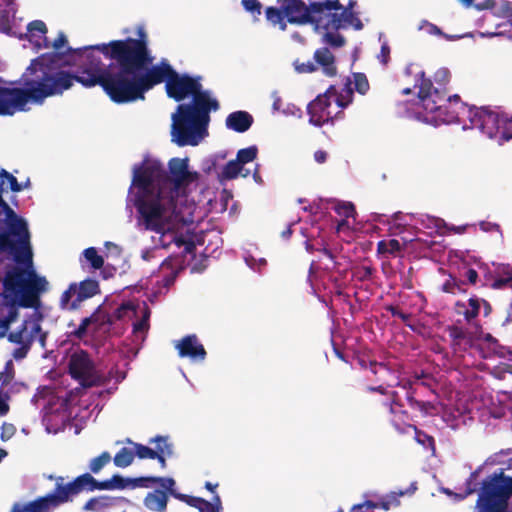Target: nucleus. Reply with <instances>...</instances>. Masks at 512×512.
<instances>
[{
    "mask_svg": "<svg viewBox=\"0 0 512 512\" xmlns=\"http://www.w3.org/2000/svg\"><path fill=\"white\" fill-rule=\"evenodd\" d=\"M284 10V15L290 24H314L319 28L323 23L322 14L329 9L338 10L342 7L339 0H324L311 2L309 6L303 0H277Z\"/></svg>",
    "mask_w": 512,
    "mask_h": 512,
    "instance_id": "9d476101",
    "label": "nucleus"
},
{
    "mask_svg": "<svg viewBox=\"0 0 512 512\" xmlns=\"http://www.w3.org/2000/svg\"><path fill=\"white\" fill-rule=\"evenodd\" d=\"M114 504V498L106 495L90 498L83 506L85 511L102 512Z\"/></svg>",
    "mask_w": 512,
    "mask_h": 512,
    "instance_id": "393cba45",
    "label": "nucleus"
},
{
    "mask_svg": "<svg viewBox=\"0 0 512 512\" xmlns=\"http://www.w3.org/2000/svg\"><path fill=\"white\" fill-rule=\"evenodd\" d=\"M338 94L339 93H338L336 87L334 85H330L327 88V90L323 94H320L319 96H325L326 100L332 101V99L336 100V97L338 96Z\"/></svg>",
    "mask_w": 512,
    "mask_h": 512,
    "instance_id": "338daca9",
    "label": "nucleus"
},
{
    "mask_svg": "<svg viewBox=\"0 0 512 512\" xmlns=\"http://www.w3.org/2000/svg\"><path fill=\"white\" fill-rule=\"evenodd\" d=\"M294 67L298 73H312L317 70V66L310 60L307 62L295 60Z\"/></svg>",
    "mask_w": 512,
    "mask_h": 512,
    "instance_id": "de8ad7c7",
    "label": "nucleus"
},
{
    "mask_svg": "<svg viewBox=\"0 0 512 512\" xmlns=\"http://www.w3.org/2000/svg\"><path fill=\"white\" fill-rule=\"evenodd\" d=\"M388 388L384 386H367V392L379 393L383 397L372 402V409L375 413L387 412L389 415H393L396 413L397 408L401 409L404 407L399 393Z\"/></svg>",
    "mask_w": 512,
    "mask_h": 512,
    "instance_id": "dca6fc26",
    "label": "nucleus"
},
{
    "mask_svg": "<svg viewBox=\"0 0 512 512\" xmlns=\"http://www.w3.org/2000/svg\"><path fill=\"white\" fill-rule=\"evenodd\" d=\"M84 478L86 491L92 492L95 490H114L125 489L127 487H151L154 483V476H145L138 478H124L119 474L113 475L110 479L104 481L96 480L90 473L82 474Z\"/></svg>",
    "mask_w": 512,
    "mask_h": 512,
    "instance_id": "ddd939ff",
    "label": "nucleus"
},
{
    "mask_svg": "<svg viewBox=\"0 0 512 512\" xmlns=\"http://www.w3.org/2000/svg\"><path fill=\"white\" fill-rule=\"evenodd\" d=\"M374 272V269L370 266H363L359 269L357 272L358 280L360 281H366L369 280L372 277V274Z\"/></svg>",
    "mask_w": 512,
    "mask_h": 512,
    "instance_id": "13d9d810",
    "label": "nucleus"
},
{
    "mask_svg": "<svg viewBox=\"0 0 512 512\" xmlns=\"http://www.w3.org/2000/svg\"><path fill=\"white\" fill-rule=\"evenodd\" d=\"M28 32L31 34V36H36L39 34L40 37L43 38V47L49 48L50 42L46 37L47 33V26L42 20H34L30 22L27 26Z\"/></svg>",
    "mask_w": 512,
    "mask_h": 512,
    "instance_id": "473e14b6",
    "label": "nucleus"
},
{
    "mask_svg": "<svg viewBox=\"0 0 512 512\" xmlns=\"http://www.w3.org/2000/svg\"><path fill=\"white\" fill-rule=\"evenodd\" d=\"M244 9L253 15H260L262 5L258 0H242Z\"/></svg>",
    "mask_w": 512,
    "mask_h": 512,
    "instance_id": "8fccbe9b",
    "label": "nucleus"
},
{
    "mask_svg": "<svg viewBox=\"0 0 512 512\" xmlns=\"http://www.w3.org/2000/svg\"><path fill=\"white\" fill-rule=\"evenodd\" d=\"M480 229L484 232H500V225L489 221H481L479 223Z\"/></svg>",
    "mask_w": 512,
    "mask_h": 512,
    "instance_id": "052dcab7",
    "label": "nucleus"
},
{
    "mask_svg": "<svg viewBox=\"0 0 512 512\" xmlns=\"http://www.w3.org/2000/svg\"><path fill=\"white\" fill-rule=\"evenodd\" d=\"M9 232L0 233V252H10L18 265L10 267L3 279L6 297L17 300L20 307L37 309L40 306V294L47 290L45 277L37 275L32 268V250L27 223L15 216L9 217Z\"/></svg>",
    "mask_w": 512,
    "mask_h": 512,
    "instance_id": "7ed1b4c3",
    "label": "nucleus"
},
{
    "mask_svg": "<svg viewBox=\"0 0 512 512\" xmlns=\"http://www.w3.org/2000/svg\"><path fill=\"white\" fill-rule=\"evenodd\" d=\"M352 82L349 78H347V82L345 84V88L341 93L336 97V104L339 108H346L353 101V89L351 88Z\"/></svg>",
    "mask_w": 512,
    "mask_h": 512,
    "instance_id": "72a5a7b5",
    "label": "nucleus"
},
{
    "mask_svg": "<svg viewBox=\"0 0 512 512\" xmlns=\"http://www.w3.org/2000/svg\"><path fill=\"white\" fill-rule=\"evenodd\" d=\"M322 16L323 23H321L320 27L324 28L325 30L337 31L339 29H345L350 26L360 30L363 27V24L357 15L349 8H344L343 6L338 10H326Z\"/></svg>",
    "mask_w": 512,
    "mask_h": 512,
    "instance_id": "2eb2a0df",
    "label": "nucleus"
},
{
    "mask_svg": "<svg viewBox=\"0 0 512 512\" xmlns=\"http://www.w3.org/2000/svg\"><path fill=\"white\" fill-rule=\"evenodd\" d=\"M32 344H33V337L28 336V340L24 344H21L19 348L14 350V353H13L14 358L22 359V358L26 357Z\"/></svg>",
    "mask_w": 512,
    "mask_h": 512,
    "instance_id": "3c124183",
    "label": "nucleus"
},
{
    "mask_svg": "<svg viewBox=\"0 0 512 512\" xmlns=\"http://www.w3.org/2000/svg\"><path fill=\"white\" fill-rule=\"evenodd\" d=\"M402 365L396 360H386L377 362L371 366L373 380L379 383L378 386L401 387L406 390V399L413 410H418L422 415H428L434 409L430 401L417 400L414 396L416 389L413 388V382L410 379L402 378Z\"/></svg>",
    "mask_w": 512,
    "mask_h": 512,
    "instance_id": "423d86ee",
    "label": "nucleus"
},
{
    "mask_svg": "<svg viewBox=\"0 0 512 512\" xmlns=\"http://www.w3.org/2000/svg\"><path fill=\"white\" fill-rule=\"evenodd\" d=\"M18 315H19V313H18L17 308L11 307L8 310L7 315L1 320L0 327L7 329L10 326V324H12L13 322H15L17 320Z\"/></svg>",
    "mask_w": 512,
    "mask_h": 512,
    "instance_id": "603ef678",
    "label": "nucleus"
},
{
    "mask_svg": "<svg viewBox=\"0 0 512 512\" xmlns=\"http://www.w3.org/2000/svg\"><path fill=\"white\" fill-rule=\"evenodd\" d=\"M49 479L55 480L53 492L25 505L15 503L11 512H51L65 503L72 502L78 495L86 491L82 474L69 482H65L63 476H49Z\"/></svg>",
    "mask_w": 512,
    "mask_h": 512,
    "instance_id": "39448f33",
    "label": "nucleus"
},
{
    "mask_svg": "<svg viewBox=\"0 0 512 512\" xmlns=\"http://www.w3.org/2000/svg\"><path fill=\"white\" fill-rule=\"evenodd\" d=\"M99 310H100V307H98L97 310L91 316L85 317L84 319H82L78 328L72 332V334L76 338L83 339L87 334L88 327L91 324H95L100 321V316L98 314Z\"/></svg>",
    "mask_w": 512,
    "mask_h": 512,
    "instance_id": "c756f323",
    "label": "nucleus"
},
{
    "mask_svg": "<svg viewBox=\"0 0 512 512\" xmlns=\"http://www.w3.org/2000/svg\"><path fill=\"white\" fill-rule=\"evenodd\" d=\"M378 361L369 359L366 356H358L357 363L363 370H368L371 373V366L377 364Z\"/></svg>",
    "mask_w": 512,
    "mask_h": 512,
    "instance_id": "4d7b16f0",
    "label": "nucleus"
},
{
    "mask_svg": "<svg viewBox=\"0 0 512 512\" xmlns=\"http://www.w3.org/2000/svg\"><path fill=\"white\" fill-rule=\"evenodd\" d=\"M258 154V148L256 146H249L238 150L236 155V161L243 167L245 164L252 162L256 159Z\"/></svg>",
    "mask_w": 512,
    "mask_h": 512,
    "instance_id": "f704fd0d",
    "label": "nucleus"
},
{
    "mask_svg": "<svg viewBox=\"0 0 512 512\" xmlns=\"http://www.w3.org/2000/svg\"><path fill=\"white\" fill-rule=\"evenodd\" d=\"M496 14L501 17L512 19V2L508 0L500 1Z\"/></svg>",
    "mask_w": 512,
    "mask_h": 512,
    "instance_id": "49530a36",
    "label": "nucleus"
},
{
    "mask_svg": "<svg viewBox=\"0 0 512 512\" xmlns=\"http://www.w3.org/2000/svg\"><path fill=\"white\" fill-rule=\"evenodd\" d=\"M132 309H133V307L130 303H123L114 311V317L117 320H120L125 317L127 311L132 310Z\"/></svg>",
    "mask_w": 512,
    "mask_h": 512,
    "instance_id": "bf43d9fd",
    "label": "nucleus"
},
{
    "mask_svg": "<svg viewBox=\"0 0 512 512\" xmlns=\"http://www.w3.org/2000/svg\"><path fill=\"white\" fill-rule=\"evenodd\" d=\"M85 259L90 263L91 267L95 270L102 268L104 259L98 254V251L94 247H89L83 251Z\"/></svg>",
    "mask_w": 512,
    "mask_h": 512,
    "instance_id": "c9c22d12",
    "label": "nucleus"
},
{
    "mask_svg": "<svg viewBox=\"0 0 512 512\" xmlns=\"http://www.w3.org/2000/svg\"><path fill=\"white\" fill-rule=\"evenodd\" d=\"M154 483L159 484L164 490H166L173 497H174V494H178V492H176L174 489L175 480L173 478L154 476Z\"/></svg>",
    "mask_w": 512,
    "mask_h": 512,
    "instance_id": "79ce46f5",
    "label": "nucleus"
},
{
    "mask_svg": "<svg viewBox=\"0 0 512 512\" xmlns=\"http://www.w3.org/2000/svg\"><path fill=\"white\" fill-rule=\"evenodd\" d=\"M66 44H67L66 35L64 32L60 31L58 33V37L52 43H50V46L54 48L55 52L42 54L38 58H36L32 61L31 66L28 68L29 70L33 71L32 78H35L36 74L39 73L40 71H46V70L53 71V72L66 73V71L60 69L62 66L61 61L63 59L64 54L59 52V50L62 47H64ZM97 45L98 44L86 46L84 48H78V49H73L71 47H67L66 54L75 55L78 58V68H77L76 73L72 74V73L67 72V74H69L73 77H77L78 75H80L81 70L84 68V66L90 60L88 57L91 55H93L96 58H99L101 60V58L94 53L95 50L102 53L99 49L94 48V46H97Z\"/></svg>",
    "mask_w": 512,
    "mask_h": 512,
    "instance_id": "0eeeda50",
    "label": "nucleus"
},
{
    "mask_svg": "<svg viewBox=\"0 0 512 512\" xmlns=\"http://www.w3.org/2000/svg\"><path fill=\"white\" fill-rule=\"evenodd\" d=\"M415 429V440L417 443L422 445L426 449H430L433 452L435 451V440L431 435H428L426 432L414 427Z\"/></svg>",
    "mask_w": 512,
    "mask_h": 512,
    "instance_id": "ea45409f",
    "label": "nucleus"
},
{
    "mask_svg": "<svg viewBox=\"0 0 512 512\" xmlns=\"http://www.w3.org/2000/svg\"><path fill=\"white\" fill-rule=\"evenodd\" d=\"M173 453H169L167 446L164 449H158L156 452V456H154V459H156L160 466L162 468L166 467V457H171Z\"/></svg>",
    "mask_w": 512,
    "mask_h": 512,
    "instance_id": "5fc2aeb1",
    "label": "nucleus"
},
{
    "mask_svg": "<svg viewBox=\"0 0 512 512\" xmlns=\"http://www.w3.org/2000/svg\"><path fill=\"white\" fill-rule=\"evenodd\" d=\"M149 329V323L146 318H141L133 324V333L146 332Z\"/></svg>",
    "mask_w": 512,
    "mask_h": 512,
    "instance_id": "680f3d73",
    "label": "nucleus"
},
{
    "mask_svg": "<svg viewBox=\"0 0 512 512\" xmlns=\"http://www.w3.org/2000/svg\"><path fill=\"white\" fill-rule=\"evenodd\" d=\"M404 249L397 239L381 240L377 243V252L382 255L397 256Z\"/></svg>",
    "mask_w": 512,
    "mask_h": 512,
    "instance_id": "a878e982",
    "label": "nucleus"
},
{
    "mask_svg": "<svg viewBox=\"0 0 512 512\" xmlns=\"http://www.w3.org/2000/svg\"><path fill=\"white\" fill-rule=\"evenodd\" d=\"M168 496L165 491L155 489L149 492L144 498V506L153 512H165L167 509Z\"/></svg>",
    "mask_w": 512,
    "mask_h": 512,
    "instance_id": "5701e85b",
    "label": "nucleus"
},
{
    "mask_svg": "<svg viewBox=\"0 0 512 512\" xmlns=\"http://www.w3.org/2000/svg\"><path fill=\"white\" fill-rule=\"evenodd\" d=\"M464 276L467 279V283L471 285H475L478 280V273L475 269L469 268L465 273Z\"/></svg>",
    "mask_w": 512,
    "mask_h": 512,
    "instance_id": "69168bd1",
    "label": "nucleus"
},
{
    "mask_svg": "<svg viewBox=\"0 0 512 512\" xmlns=\"http://www.w3.org/2000/svg\"><path fill=\"white\" fill-rule=\"evenodd\" d=\"M138 34V38L128 37L94 46L106 58L115 61L118 69L114 72L112 65L106 66L91 55L76 82L86 88L100 86L117 104L144 100L148 91L165 82L169 98L180 102L192 96V103L179 104L172 115V141L179 147L198 145L208 134L210 111L218 110V101L212 99L208 91H202L198 79L179 74L166 59L153 64L147 36L142 29Z\"/></svg>",
    "mask_w": 512,
    "mask_h": 512,
    "instance_id": "f257e3e1",
    "label": "nucleus"
},
{
    "mask_svg": "<svg viewBox=\"0 0 512 512\" xmlns=\"http://www.w3.org/2000/svg\"><path fill=\"white\" fill-rule=\"evenodd\" d=\"M98 293H100V287L95 279L87 278L79 284L71 283L60 297V308L68 311L78 310L82 302Z\"/></svg>",
    "mask_w": 512,
    "mask_h": 512,
    "instance_id": "f8f14e48",
    "label": "nucleus"
},
{
    "mask_svg": "<svg viewBox=\"0 0 512 512\" xmlns=\"http://www.w3.org/2000/svg\"><path fill=\"white\" fill-rule=\"evenodd\" d=\"M3 182L0 183V208H2L7 217L15 216V212L10 208L8 203L3 199L2 193H3Z\"/></svg>",
    "mask_w": 512,
    "mask_h": 512,
    "instance_id": "e2e57ef3",
    "label": "nucleus"
},
{
    "mask_svg": "<svg viewBox=\"0 0 512 512\" xmlns=\"http://www.w3.org/2000/svg\"><path fill=\"white\" fill-rule=\"evenodd\" d=\"M470 122L473 127L478 128L488 138H495L500 132L501 122L511 123L507 119V114H499L487 107H481L470 110Z\"/></svg>",
    "mask_w": 512,
    "mask_h": 512,
    "instance_id": "4468645a",
    "label": "nucleus"
},
{
    "mask_svg": "<svg viewBox=\"0 0 512 512\" xmlns=\"http://www.w3.org/2000/svg\"><path fill=\"white\" fill-rule=\"evenodd\" d=\"M111 461V455L109 452L104 451L99 456L93 458L90 461L89 469L92 473L97 474L101 469Z\"/></svg>",
    "mask_w": 512,
    "mask_h": 512,
    "instance_id": "4c0bfd02",
    "label": "nucleus"
},
{
    "mask_svg": "<svg viewBox=\"0 0 512 512\" xmlns=\"http://www.w3.org/2000/svg\"><path fill=\"white\" fill-rule=\"evenodd\" d=\"M174 497L187 505L194 507L199 512H220L222 503L219 495H214L212 501H207L201 497L190 496L182 493L174 494Z\"/></svg>",
    "mask_w": 512,
    "mask_h": 512,
    "instance_id": "6ab92c4d",
    "label": "nucleus"
},
{
    "mask_svg": "<svg viewBox=\"0 0 512 512\" xmlns=\"http://www.w3.org/2000/svg\"><path fill=\"white\" fill-rule=\"evenodd\" d=\"M477 472H473L470 474L469 478L467 479V488L465 491V494L462 496V498L466 497L467 495H470L476 491V479H477Z\"/></svg>",
    "mask_w": 512,
    "mask_h": 512,
    "instance_id": "864d4df0",
    "label": "nucleus"
},
{
    "mask_svg": "<svg viewBox=\"0 0 512 512\" xmlns=\"http://www.w3.org/2000/svg\"><path fill=\"white\" fill-rule=\"evenodd\" d=\"M175 349L181 358H189L192 361L203 362L207 356V352L198 337L195 334L184 336L182 339L175 341Z\"/></svg>",
    "mask_w": 512,
    "mask_h": 512,
    "instance_id": "a211bd4d",
    "label": "nucleus"
},
{
    "mask_svg": "<svg viewBox=\"0 0 512 512\" xmlns=\"http://www.w3.org/2000/svg\"><path fill=\"white\" fill-rule=\"evenodd\" d=\"M135 458L134 449H130L127 447L121 448L114 456L113 462L115 466L119 468H125L130 466Z\"/></svg>",
    "mask_w": 512,
    "mask_h": 512,
    "instance_id": "c85d7f7f",
    "label": "nucleus"
},
{
    "mask_svg": "<svg viewBox=\"0 0 512 512\" xmlns=\"http://www.w3.org/2000/svg\"><path fill=\"white\" fill-rule=\"evenodd\" d=\"M507 119L511 121V123H508V121L506 122H501V129H500V141H510L512 140V138L510 137V135H512V116H509L507 114Z\"/></svg>",
    "mask_w": 512,
    "mask_h": 512,
    "instance_id": "a18cd8bd",
    "label": "nucleus"
},
{
    "mask_svg": "<svg viewBox=\"0 0 512 512\" xmlns=\"http://www.w3.org/2000/svg\"><path fill=\"white\" fill-rule=\"evenodd\" d=\"M27 328L28 321L25 320L17 331L9 333L8 340L18 345L24 344L28 340Z\"/></svg>",
    "mask_w": 512,
    "mask_h": 512,
    "instance_id": "58836bf2",
    "label": "nucleus"
},
{
    "mask_svg": "<svg viewBox=\"0 0 512 512\" xmlns=\"http://www.w3.org/2000/svg\"><path fill=\"white\" fill-rule=\"evenodd\" d=\"M326 43L333 47H342L345 44V39L340 34H335L332 32H327L324 35Z\"/></svg>",
    "mask_w": 512,
    "mask_h": 512,
    "instance_id": "09e8293b",
    "label": "nucleus"
},
{
    "mask_svg": "<svg viewBox=\"0 0 512 512\" xmlns=\"http://www.w3.org/2000/svg\"><path fill=\"white\" fill-rule=\"evenodd\" d=\"M451 79L447 68H440L434 74V83L425 76L424 71L416 75L415 87L423 109L428 113L441 112L446 108V90Z\"/></svg>",
    "mask_w": 512,
    "mask_h": 512,
    "instance_id": "1a4fd4ad",
    "label": "nucleus"
},
{
    "mask_svg": "<svg viewBox=\"0 0 512 512\" xmlns=\"http://www.w3.org/2000/svg\"><path fill=\"white\" fill-rule=\"evenodd\" d=\"M242 170L243 167L235 159L230 160L226 163L222 171L219 173V181L224 182L227 180L235 179L242 172Z\"/></svg>",
    "mask_w": 512,
    "mask_h": 512,
    "instance_id": "cd10ccee",
    "label": "nucleus"
},
{
    "mask_svg": "<svg viewBox=\"0 0 512 512\" xmlns=\"http://www.w3.org/2000/svg\"><path fill=\"white\" fill-rule=\"evenodd\" d=\"M198 179L197 172L188 169V159L172 158L168 171L157 160H146L133 169L129 192L136 209L138 229L165 235L183 217L178 210L186 188Z\"/></svg>",
    "mask_w": 512,
    "mask_h": 512,
    "instance_id": "f03ea898",
    "label": "nucleus"
},
{
    "mask_svg": "<svg viewBox=\"0 0 512 512\" xmlns=\"http://www.w3.org/2000/svg\"><path fill=\"white\" fill-rule=\"evenodd\" d=\"M149 443H155L156 447L154 450L164 449L167 446L169 453H173V445L169 442V438L167 436L158 435L149 440Z\"/></svg>",
    "mask_w": 512,
    "mask_h": 512,
    "instance_id": "c03bdc74",
    "label": "nucleus"
},
{
    "mask_svg": "<svg viewBox=\"0 0 512 512\" xmlns=\"http://www.w3.org/2000/svg\"><path fill=\"white\" fill-rule=\"evenodd\" d=\"M76 78L64 72L46 70L27 79L24 88L0 86V115L11 116L16 111H23L29 101L42 104L46 98L62 95L73 86Z\"/></svg>",
    "mask_w": 512,
    "mask_h": 512,
    "instance_id": "20e7f679",
    "label": "nucleus"
},
{
    "mask_svg": "<svg viewBox=\"0 0 512 512\" xmlns=\"http://www.w3.org/2000/svg\"><path fill=\"white\" fill-rule=\"evenodd\" d=\"M331 108V101L326 100L325 96H317L307 106V112L309 115V122L314 126L321 127L325 123L332 122L334 117L344 116L342 111L337 112L333 115Z\"/></svg>",
    "mask_w": 512,
    "mask_h": 512,
    "instance_id": "f3484780",
    "label": "nucleus"
},
{
    "mask_svg": "<svg viewBox=\"0 0 512 512\" xmlns=\"http://www.w3.org/2000/svg\"><path fill=\"white\" fill-rule=\"evenodd\" d=\"M335 211L340 216L345 218L353 217L355 214V207L350 202H342L335 206Z\"/></svg>",
    "mask_w": 512,
    "mask_h": 512,
    "instance_id": "37998d69",
    "label": "nucleus"
},
{
    "mask_svg": "<svg viewBox=\"0 0 512 512\" xmlns=\"http://www.w3.org/2000/svg\"><path fill=\"white\" fill-rule=\"evenodd\" d=\"M43 320V315L40 312L33 314V326L31 331L27 333V336L33 337V342L38 339L42 347H45L47 332H44L41 328L40 322Z\"/></svg>",
    "mask_w": 512,
    "mask_h": 512,
    "instance_id": "bb28decb",
    "label": "nucleus"
},
{
    "mask_svg": "<svg viewBox=\"0 0 512 512\" xmlns=\"http://www.w3.org/2000/svg\"><path fill=\"white\" fill-rule=\"evenodd\" d=\"M466 282L457 279L456 277L450 275L449 278L443 283L442 291L450 294L457 293H466L467 289L465 288Z\"/></svg>",
    "mask_w": 512,
    "mask_h": 512,
    "instance_id": "2f4dec72",
    "label": "nucleus"
},
{
    "mask_svg": "<svg viewBox=\"0 0 512 512\" xmlns=\"http://www.w3.org/2000/svg\"><path fill=\"white\" fill-rule=\"evenodd\" d=\"M481 300L477 296H472L467 302L457 301L455 303V312L462 315L467 323H471L480 313Z\"/></svg>",
    "mask_w": 512,
    "mask_h": 512,
    "instance_id": "412c9836",
    "label": "nucleus"
},
{
    "mask_svg": "<svg viewBox=\"0 0 512 512\" xmlns=\"http://www.w3.org/2000/svg\"><path fill=\"white\" fill-rule=\"evenodd\" d=\"M314 59L322 66L326 76L333 77L336 75L335 58L328 48L317 49L314 53Z\"/></svg>",
    "mask_w": 512,
    "mask_h": 512,
    "instance_id": "b1692460",
    "label": "nucleus"
},
{
    "mask_svg": "<svg viewBox=\"0 0 512 512\" xmlns=\"http://www.w3.org/2000/svg\"><path fill=\"white\" fill-rule=\"evenodd\" d=\"M265 14H266L267 20L271 24H273L274 26L280 25V28L282 30L286 29V23L284 22V19L286 18V16L284 15V10L281 6L279 8L272 7V6L267 7Z\"/></svg>",
    "mask_w": 512,
    "mask_h": 512,
    "instance_id": "7c9ffc66",
    "label": "nucleus"
},
{
    "mask_svg": "<svg viewBox=\"0 0 512 512\" xmlns=\"http://www.w3.org/2000/svg\"><path fill=\"white\" fill-rule=\"evenodd\" d=\"M390 59V47L387 43L382 44L380 53L378 54V60L383 64L387 65Z\"/></svg>",
    "mask_w": 512,
    "mask_h": 512,
    "instance_id": "6e6d98bb",
    "label": "nucleus"
},
{
    "mask_svg": "<svg viewBox=\"0 0 512 512\" xmlns=\"http://www.w3.org/2000/svg\"><path fill=\"white\" fill-rule=\"evenodd\" d=\"M226 127L238 133H244L253 124V117L246 111H235L226 118Z\"/></svg>",
    "mask_w": 512,
    "mask_h": 512,
    "instance_id": "aec40b11",
    "label": "nucleus"
},
{
    "mask_svg": "<svg viewBox=\"0 0 512 512\" xmlns=\"http://www.w3.org/2000/svg\"><path fill=\"white\" fill-rule=\"evenodd\" d=\"M364 507H366L367 509H375V508H378V503H376V502H374L372 500H366L363 503L354 505L352 507V511L361 510Z\"/></svg>",
    "mask_w": 512,
    "mask_h": 512,
    "instance_id": "774afa93",
    "label": "nucleus"
},
{
    "mask_svg": "<svg viewBox=\"0 0 512 512\" xmlns=\"http://www.w3.org/2000/svg\"><path fill=\"white\" fill-rule=\"evenodd\" d=\"M353 83L355 90L361 95H365L370 89L369 81L364 73H354Z\"/></svg>",
    "mask_w": 512,
    "mask_h": 512,
    "instance_id": "a19ab883",
    "label": "nucleus"
},
{
    "mask_svg": "<svg viewBox=\"0 0 512 512\" xmlns=\"http://www.w3.org/2000/svg\"><path fill=\"white\" fill-rule=\"evenodd\" d=\"M68 370L70 376L84 388L100 386L105 381L104 376L97 371L90 355L84 350L74 352L70 356Z\"/></svg>",
    "mask_w": 512,
    "mask_h": 512,
    "instance_id": "9b49d317",
    "label": "nucleus"
},
{
    "mask_svg": "<svg viewBox=\"0 0 512 512\" xmlns=\"http://www.w3.org/2000/svg\"><path fill=\"white\" fill-rule=\"evenodd\" d=\"M512 497V477L498 469L483 480L476 512H506L509 499Z\"/></svg>",
    "mask_w": 512,
    "mask_h": 512,
    "instance_id": "6e6552de",
    "label": "nucleus"
},
{
    "mask_svg": "<svg viewBox=\"0 0 512 512\" xmlns=\"http://www.w3.org/2000/svg\"><path fill=\"white\" fill-rule=\"evenodd\" d=\"M127 443L133 445L135 456H137L139 459H154V456H156L157 450H154L143 444L133 442L130 439L127 440Z\"/></svg>",
    "mask_w": 512,
    "mask_h": 512,
    "instance_id": "e433bc0d",
    "label": "nucleus"
},
{
    "mask_svg": "<svg viewBox=\"0 0 512 512\" xmlns=\"http://www.w3.org/2000/svg\"><path fill=\"white\" fill-rule=\"evenodd\" d=\"M6 180L9 182L11 191L20 192L23 190L22 184L18 182L14 175H9V177Z\"/></svg>",
    "mask_w": 512,
    "mask_h": 512,
    "instance_id": "0e129e2a",
    "label": "nucleus"
},
{
    "mask_svg": "<svg viewBox=\"0 0 512 512\" xmlns=\"http://www.w3.org/2000/svg\"><path fill=\"white\" fill-rule=\"evenodd\" d=\"M448 333L454 352L466 351L468 349L471 340L463 327L457 325L448 326Z\"/></svg>",
    "mask_w": 512,
    "mask_h": 512,
    "instance_id": "4be33fe9",
    "label": "nucleus"
}]
</instances>
